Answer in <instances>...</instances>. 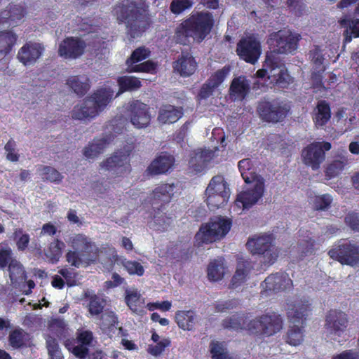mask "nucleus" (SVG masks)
<instances>
[{"instance_id":"f257e3e1","label":"nucleus","mask_w":359,"mask_h":359,"mask_svg":"<svg viewBox=\"0 0 359 359\" xmlns=\"http://www.w3.org/2000/svg\"><path fill=\"white\" fill-rule=\"evenodd\" d=\"M283 320L280 315L271 312L258 318L248 321L244 316H233L224 321L226 328L245 329L252 334L265 337L272 336L283 329Z\"/></svg>"},{"instance_id":"f03ea898","label":"nucleus","mask_w":359,"mask_h":359,"mask_svg":"<svg viewBox=\"0 0 359 359\" xmlns=\"http://www.w3.org/2000/svg\"><path fill=\"white\" fill-rule=\"evenodd\" d=\"M114 93V89L109 86L97 89L74 107L73 118L83 121H90L95 118L111 102Z\"/></svg>"},{"instance_id":"7ed1b4c3","label":"nucleus","mask_w":359,"mask_h":359,"mask_svg":"<svg viewBox=\"0 0 359 359\" xmlns=\"http://www.w3.org/2000/svg\"><path fill=\"white\" fill-rule=\"evenodd\" d=\"M212 25L213 18L210 13L194 14L177 27L176 40L182 44L189 43L190 39L201 41L209 34Z\"/></svg>"},{"instance_id":"20e7f679","label":"nucleus","mask_w":359,"mask_h":359,"mask_svg":"<svg viewBox=\"0 0 359 359\" xmlns=\"http://www.w3.org/2000/svg\"><path fill=\"white\" fill-rule=\"evenodd\" d=\"M310 311V304L308 301H295L287 304V315L290 325L285 337L286 342L290 346H297L304 341V329L299 326L302 324Z\"/></svg>"},{"instance_id":"39448f33","label":"nucleus","mask_w":359,"mask_h":359,"mask_svg":"<svg viewBox=\"0 0 359 359\" xmlns=\"http://www.w3.org/2000/svg\"><path fill=\"white\" fill-rule=\"evenodd\" d=\"M117 19L126 25L128 33L132 38L137 37L146 29L143 20L145 10L137 6L131 0H123L114 10Z\"/></svg>"},{"instance_id":"423d86ee","label":"nucleus","mask_w":359,"mask_h":359,"mask_svg":"<svg viewBox=\"0 0 359 359\" xmlns=\"http://www.w3.org/2000/svg\"><path fill=\"white\" fill-rule=\"evenodd\" d=\"M256 76L257 81L253 88L257 89L274 84L285 88L290 82V76L285 66L274 62L269 55L266 56L264 68L259 69Z\"/></svg>"},{"instance_id":"0eeeda50","label":"nucleus","mask_w":359,"mask_h":359,"mask_svg":"<svg viewBox=\"0 0 359 359\" xmlns=\"http://www.w3.org/2000/svg\"><path fill=\"white\" fill-rule=\"evenodd\" d=\"M231 221L223 217H215L203 224L195 236L198 245L213 243L222 239L229 233Z\"/></svg>"},{"instance_id":"6e6552de","label":"nucleus","mask_w":359,"mask_h":359,"mask_svg":"<svg viewBox=\"0 0 359 359\" xmlns=\"http://www.w3.org/2000/svg\"><path fill=\"white\" fill-rule=\"evenodd\" d=\"M273 239L272 234L255 235L248 239L246 245L252 254L261 255L260 262L264 265H271L279 255V249L274 245Z\"/></svg>"},{"instance_id":"1a4fd4ad","label":"nucleus","mask_w":359,"mask_h":359,"mask_svg":"<svg viewBox=\"0 0 359 359\" xmlns=\"http://www.w3.org/2000/svg\"><path fill=\"white\" fill-rule=\"evenodd\" d=\"M205 194L210 209L214 210L224 205L230 197V189L224 176H214L210 180Z\"/></svg>"},{"instance_id":"9d476101","label":"nucleus","mask_w":359,"mask_h":359,"mask_svg":"<svg viewBox=\"0 0 359 359\" xmlns=\"http://www.w3.org/2000/svg\"><path fill=\"white\" fill-rule=\"evenodd\" d=\"M132 149L133 146L127 144L123 149L116 151L100 163V170L111 172L118 177L128 175L131 170L129 156Z\"/></svg>"},{"instance_id":"9b49d317","label":"nucleus","mask_w":359,"mask_h":359,"mask_svg":"<svg viewBox=\"0 0 359 359\" xmlns=\"http://www.w3.org/2000/svg\"><path fill=\"white\" fill-rule=\"evenodd\" d=\"M244 190L237 195L233 207V211L238 214L245 209H248L256 204L262 197L264 191V180L263 178L255 179V181L247 183Z\"/></svg>"},{"instance_id":"f8f14e48","label":"nucleus","mask_w":359,"mask_h":359,"mask_svg":"<svg viewBox=\"0 0 359 359\" xmlns=\"http://www.w3.org/2000/svg\"><path fill=\"white\" fill-rule=\"evenodd\" d=\"M299 35L289 29L279 30L271 33L267 43L273 52L280 54H288L294 52L297 48Z\"/></svg>"},{"instance_id":"ddd939ff","label":"nucleus","mask_w":359,"mask_h":359,"mask_svg":"<svg viewBox=\"0 0 359 359\" xmlns=\"http://www.w3.org/2000/svg\"><path fill=\"white\" fill-rule=\"evenodd\" d=\"M236 52L241 59L255 64L262 53L259 39L254 34L243 37L237 44Z\"/></svg>"},{"instance_id":"4468645a","label":"nucleus","mask_w":359,"mask_h":359,"mask_svg":"<svg viewBox=\"0 0 359 359\" xmlns=\"http://www.w3.org/2000/svg\"><path fill=\"white\" fill-rule=\"evenodd\" d=\"M217 151H218L217 148H215V150L206 149L194 150L191 153L189 160L190 171L194 173L202 172L211 165V162H218L216 160L217 156L216 154Z\"/></svg>"},{"instance_id":"2eb2a0df","label":"nucleus","mask_w":359,"mask_h":359,"mask_svg":"<svg viewBox=\"0 0 359 359\" xmlns=\"http://www.w3.org/2000/svg\"><path fill=\"white\" fill-rule=\"evenodd\" d=\"M330 149L331 144L327 142L311 143L302 151L303 161L306 165L316 170L325 158V151Z\"/></svg>"},{"instance_id":"dca6fc26","label":"nucleus","mask_w":359,"mask_h":359,"mask_svg":"<svg viewBox=\"0 0 359 359\" xmlns=\"http://www.w3.org/2000/svg\"><path fill=\"white\" fill-rule=\"evenodd\" d=\"M329 255L342 264L353 265L358 260L359 251L355 244L344 241L337 248L330 250Z\"/></svg>"},{"instance_id":"f3484780","label":"nucleus","mask_w":359,"mask_h":359,"mask_svg":"<svg viewBox=\"0 0 359 359\" xmlns=\"http://www.w3.org/2000/svg\"><path fill=\"white\" fill-rule=\"evenodd\" d=\"M128 116L133 126L137 128H146L151 121L149 107L137 100H133L129 103Z\"/></svg>"},{"instance_id":"a211bd4d","label":"nucleus","mask_w":359,"mask_h":359,"mask_svg":"<svg viewBox=\"0 0 359 359\" xmlns=\"http://www.w3.org/2000/svg\"><path fill=\"white\" fill-rule=\"evenodd\" d=\"M257 111L260 117L265 121L278 122L285 117L287 109L278 101H262L259 102Z\"/></svg>"},{"instance_id":"6ab92c4d","label":"nucleus","mask_w":359,"mask_h":359,"mask_svg":"<svg viewBox=\"0 0 359 359\" xmlns=\"http://www.w3.org/2000/svg\"><path fill=\"white\" fill-rule=\"evenodd\" d=\"M149 54V50L145 47H140L135 49L133 52L131 57L127 60L129 71L152 73L156 68L154 62L148 60L140 64H136L147 58Z\"/></svg>"},{"instance_id":"aec40b11","label":"nucleus","mask_w":359,"mask_h":359,"mask_svg":"<svg viewBox=\"0 0 359 359\" xmlns=\"http://www.w3.org/2000/svg\"><path fill=\"white\" fill-rule=\"evenodd\" d=\"M86 48L85 42L79 38L67 37L58 47V54L65 59H76L83 55Z\"/></svg>"},{"instance_id":"412c9836","label":"nucleus","mask_w":359,"mask_h":359,"mask_svg":"<svg viewBox=\"0 0 359 359\" xmlns=\"http://www.w3.org/2000/svg\"><path fill=\"white\" fill-rule=\"evenodd\" d=\"M326 326L339 337L345 339L348 320L345 313L338 310H330L326 316Z\"/></svg>"},{"instance_id":"4be33fe9","label":"nucleus","mask_w":359,"mask_h":359,"mask_svg":"<svg viewBox=\"0 0 359 359\" xmlns=\"http://www.w3.org/2000/svg\"><path fill=\"white\" fill-rule=\"evenodd\" d=\"M65 241L70 248L87 254H96L97 251V248L93 240L83 233L70 235Z\"/></svg>"},{"instance_id":"5701e85b","label":"nucleus","mask_w":359,"mask_h":359,"mask_svg":"<svg viewBox=\"0 0 359 359\" xmlns=\"http://www.w3.org/2000/svg\"><path fill=\"white\" fill-rule=\"evenodd\" d=\"M43 51L41 43L29 42L19 50L18 59L25 66L32 65L41 56Z\"/></svg>"},{"instance_id":"b1692460","label":"nucleus","mask_w":359,"mask_h":359,"mask_svg":"<svg viewBox=\"0 0 359 359\" xmlns=\"http://www.w3.org/2000/svg\"><path fill=\"white\" fill-rule=\"evenodd\" d=\"M292 282L286 273H276L269 276L262 284V292L268 291L278 292L290 288Z\"/></svg>"},{"instance_id":"393cba45","label":"nucleus","mask_w":359,"mask_h":359,"mask_svg":"<svg viewBox=\"0 0 359 359\" xmlns=\"http://www.w3.org/2000/svg\"><path fill=\"white\" fill-rule=\"evenodd\" d=\"M229 73V66H225L222 69L216 72L212 75L208 81L203 86L199 93V97L205 99L211 95L214 90L219 86Z\"/></svg>"},{"instance_id":"a878e982","label":"nucleus","mask_w":359,"mask_h":359,"mask_svg":"<svg viewBox=\"0 0 359 359\" xmlns=\"http://www.w3.org/2000/svg\"><path fill=\"white\" fill-rule=\"evenodd\" d=\"M65 259L72 266L79 269L95 262L97 256L70 248L65 254Z\"/></svg>"},{"instance_id":"bb28decb","label":"nucleus","mask_w":359,"mask_h":359,"mask_svg":"<svg viewBox=\"0 0 359 359\" xmlns=\"http://www.w3.org/2000/svg\"><path fill=\"white\" fill-rule=\"evenodd\" d=\"M174 162L175 158L172 155L161 154L151 163L147 170L152 175L164 174L173 168Z\"/></svg>"},{"instance_id":"cd10ccee","label":"nucleus","mask_w":359,"mask_h":359,"mask_svg":"<svg viewBox=\"0 0 359 359\" xmlns=\"http://www.w3.org/2000/svg\"><path fill=\"white\" fill-rule=\"evenodd\" d=\"M176 187L174 184H162L153 191L149 196V203L151 205H158L160 203H168L173 197Z\"/></svg>"},{"instance_id":"c85d7f7f","label":"nucleus","mask_w":359,"mask_h":359,"mask_svg":"<svg viewBox=\"0 0 359 359\" xmlns=\"http://www.w3.org/2000/svg\"><path fill=\"white\" fill-rule=\"evenodd\" d=\"M173 68L182 76H189L195 72L196 62L189 53H182V56L174 62Z\"/></svg>"},{"instance_id":"c756f323","label":"nucleus","mask_w":359,"mask_h":359,"mask_svg":"<svg viewBox=\"0 0 359 359\" xmlns=\"http://www.w3.org/2000/svg\"><path fill=\"white\" fill-rule=\"evenodd\" d=\"M183 115L182 109L171 104H163L158 110V121L163 124L177 122Z\"/></svg>"},{"instance_id":"7c9ffc66","label":"nucleus","mask_w":359,"mask_h":359,"mask_svg":"<svg viewBox=\"0 0 359 359\" xmlns=\"http://www.w3.org/2000/svg\"><path fill=\"white\" fill-rule=\"evenodd\" d=\"M125 299L126 304L133 313L139 315L144 313V299L137 289H127Z\"/></svg>"},{"instance_id":"2f4dec72","label":"nucleus","mask_w":359,"mask_h":359,"mask_svg":"<svg viewBox=\"0 0 359 359\" xmlns=\"http://www.w3.org/2000/svg\"><path fill=\"white\" fill-rule=\"evenodd\" d=\"M252 268L253 264L252 262L248 260L239 261L236 273L231 282V287L236 289L241 286L247 280Z\"/></svg>"},{"instance_id":"473e14b6","label":"nucleus","mask_w":359,"mask_h":359,"mask_svg":"<svg viewBox=\"0 0 359 359\" xmlns=\"http://www.w3.org/2000/svg\"><path fill=\"white\" fill-rule=\"evenodd\" d=\"M250 89V83L245 76H239L232 81L230 90L235 100H243Z\"/></svg>"},{"instance_id":"72a5a7b5","label":"nucleus","mask_w":359,"mask_h":359,"mask_svg":"<svg viewBox=\"0 0 359 359\" xmlns=\"http://www.w3.org/2000/svg\"><path fill=\"white\" fill-rule=\"evenodd\" d=\"M331 117L330 108L325 101L318 102L313 113V121L317 128L324 126Z\"/></svg>"},{"instance_id":"f704fd0d","label":"nucleus","mask_w":359,"mask_h":359,"mask_svg":"<svg viewBox=\"0 0 359 359\" xmlns=\"http://www.w3.org/2000/svg\"><path fill=\"white\" fill-rule=\"evenodd\" d=\"M177 325L184 330H192L196 322V315L193 311H178L175 313Z\"/></svg>"},{"instance_id":"c9c22d12","label":"nucleus","mask_w":359,"mask_h":359,"mask_svg":"<svg viewBox=\"0 0 359 359\" xmlns=\"http://www.w3.org/2000/svg\"><path fill=\"white\" fill-rule=\"evenodd\" d=\"M340 25L346 28L344 31V42L349 43L352 37H359V19L351 20L345 16L339 21Z\"/></svg>"},{"instance_id":"e433bc0d","label":"nucleus","mask_w":359,"mask_h":359,"mask_svg":"<svg viewBox=\"0 0 359 359\" xmlns=\"http://www.w3.org/2000/svg\"><path fill=\"white\" fill-rule=\"evenodd\" d=\"M109 144V140L106 139L94 140L84 148L83 155L88 159H94L104 151Z\"/></svg>"},{"instance_id":"4c0bfd02","label":"nucleus","mask_w":359,"mask_h":359,"mask_svg":"<svg viewBox=\"0 0 359 359\" xmlns=\"http://www.w3.org/2000/svg\"><path fill=\"white\" fill-rule=\"evenodd\" d=\"M9 276L11 284L15 287L20 286L25 280V270L21 264L17 261H11L8 265Z\"/></svg>"},{"instance_id":"58836bf2","label":"nucleus","mask_w":359,"mask_h":359,"mask_svg":"<svg viewBox=\"0 0 359 359\" xmlns=\"http://www.w3.org/2000/svg\"><path fill=\"white\" fill-rule=\"evenodd\" d=\"M65 247V243L57 238L51 242L44 252L48 262L52 264L57 263L62 257Z\"/></svg>"},{"instance_id":"ea45409f","label":"nucleus","mask_w":359,"mask_h":359,"mask_svg":"<svg viewBox=\"0 0 359 359\" xmlns=\"http://www.w3.org/2000/svg\"><path fill=\"white\" fill-rule=\"evenodd\" d=\"M225 264L223 258L220 257L210 262L208 267V277L211 281L222 279L225 274Z\"/></svg>"},{"instance_id":"a19ab883","label":"nucleus","mask_w":359,"mask_h":359,"mask_svg":"<svg viewBox=\"0 0 359 359\" xmlns=\"http://www.w3.org/2000/svg\"><path fill=\"white\" fill-rule=\"evenodd\" d=\"M24 16V10L20 6H11L9 11L3 12L0 18V23L8 24L9 26H15L17 20H20Z\"/></svg>"},{"instance_id":"79ce46f5","label":"nucleus","mask_w":359,"mask_h":359,"mask_svg":"<svg viewBox=\"0 0 359 359\" xmlns=\"http://www.w3.org/2000/svg\"><path fill=\"white\" fill-rule=\"evenodd\" d=\"M238 169L245 183L255 181V179L262 178L255 172V168L249 158H245L238 162Z\"/></svg>"},{"instance_id":"37998d69","label":"nucleus","mask_w":359,"mask_h":359,"mask_svg":"<svg viewBox=\"0 0 359 359\" xmlns=\"http://www.w3.org/2000/svg\"><path fill=\"white\" fill-rule=\"evenodd\" d=\"M67 84L78 95H83L90 88L89 79L85 75L69 77Z\"/></svg>"},{"instance_id":"c03bdc74","label":"nucleus","mask_w":359,"mask_h":359,"mask_svg":"<svg viewBox=\"0 0 359 359\" xmlns=\"http://www.w3.org/2000/svg\"><path fill=\"white\" fill-rule=\"evenodd\" d=\"M93 339V334L89 331H82L78 337L79 341L81 344L73 348L72 353L79 358H84L87 355L88 348L86 347Z\"/></svg>"},{"instance_id":"a18cd8bd","label":"nucleus","mask_w":359,"mask_h":359,"mask_svg":"<svg viewBox=\"0 0 359 359\" xmlns=\"http://www.w3.org/2000/svg\"><path fill=\"white\" fill-rule=\"evenodd\" d=\"M85 297L89 299L88 311L90 313L91 315L100 314L104 306V299L90 291L86 292Z\"/></svg>"},{"instance_id":"49530a36","label":"nucleus","mask_w":359,"mask_h":359,"mask_svg":"<svg viewBox=\"0 0 359 359\" xmlns=\"http://www.w3.org/2000/svg\"><path fill=\"white\" fill-rule=\"evenodd\" d=\"M118 83L120 88L117 95L126 90H135L141 86L140 81L133 76H122L118 79Z\"/></svg>"},{"instance_id":"de8ad7c7","label":"nucleus","mask_w":359,"mask_h":359,"mask_svg":"<svg viewBox=\"0 0 359 359\" xmlns=\"http://www.w3.org/2000/svg\"><path fill=\"white\" fill-rule=\"evenodd\" d=\"M16 40V35L11 32H0V54L8 53Z\"/></svg>"},{"instance_id":"09e8293b","label":"nucleus","mask_w":359,"mask_h":359,"mask_svg":"<svg viewBox=\"0 0 359 359\" xmlns=\"http://www.w3.org/2000/svg\"><path fill=\"white\" fill-rule=\"evenodd\" d=\"M115 261L117 263L120 262L130 275H137L141 276L144 272L143 266L137 262L128 261L121 257L118 258L117 256Z\"/></svg>"},{"instance_id":"8fccbe9b","label":"nucleus","mask_w":359,"mask_h":359,"mask_svg":"<svg viewBox=\"0 0 359 359\" xmlns=\"http://www.w3.org/2000/svg\"><path fill=\"white\" fill-rule=\"evenodd\" d=\"M210 348L212 359H236L228 354L222 343L212 341Z\"/></svg>"},{"instance_id":"3c124183","label":"nucleus","mask_w":359,"mask_h":359,"mask_svg":"<svg viewBox=\"0 0 359 359\" xmlns=\"http://www.w3.org/2000/svg\"><path fill=\"white\" fill-rule=\"evenodd\" d=\"M170 224V218L163 215H155L154 217L149 222L151 229L156 231H163L166 230Z\"/></svg>"},{"instance_id":"603ef678","label":"nucleus","mask_w":359,"mask_h":359,"mask_svg":"<svg viewBox=\"0 0 359 359\" xmlns=\"http://www.w3.org/2000/svg\"><path fill=\"white\" fill-rule=\"evenodd\" d=\"M46 348L50 359L63 358V355L55 339L48 337L46 339Z\"/></svg>"},{"instance_id":"864d4df0","label":"nucleus","mask_w":359,"mask_h":359,"mask_svg":"<svg viewBox=\"0 0 359 359\" xmlns=\"http://www.w3.org/2000/svg\"><path fill=\"white\" fill-rule=\"evenodd\" d=\"M27 335L22 330H15L9 335L10 345L13 348H20L25 343Z\"/></svg>"},{"instance_id":"5fc2aeb1","label":"nucleus","mask_w":359,"mask_h":359,"mask_svg":"<svg viewBox=\"0 0 359 359\" xmlns=\"http://www.w3.org/2000/svg\"><path fill=\"white\" fill-rule=\"evenodd\" d=\"M170 344V341L168 339L163 338L158 343L149 345L147 351L153 356H158L161 355Z\"/></svg>"},{"instance_id":"6e6d98bb","label":"nucleus","mask_w":359,"mask_h":359,"mask_svg":"<svg viewBox=\"0 0 359 359\" xmlns=\"http://www.w3.org/2000/svg\"><path fill=\"white\" fill-rule=\"evenodd\" d=\"M16 260L13 258L12 250L8 245H0V267L5 268L11 261Z\"/></svg>"},{"instance_id":"4d7b16f0","label":"nucleus","mask_w":359,"mask_h":359,"mask_svg":"<svg viewBox=\"0 0 359 359\" xmlns=\"http://www.w3.org/2000/svg\"><path fill=\"white\" fill-rule=\"evenodd\" d=\"M13 235L14 238L16 240V245L18 250H25L29 242V236L27 233H23L22 229H15Z\"/></svg>"},{"instance_id":"13d9d810","label":"nucleus","mask_w":359,"mask_h":359,"mask_svg":"<svg viewBox=\"0 0 359 359\" xmlns=\"http://www.w3.org/2000/svg\"><path fill=\"white\" fill-rule=\"evenodd\" d=\"M313 244L314 241L311 236L309 235L306 236H302L299 243V249L302 253L301 257L312 253Z\"/></svg>"},{"instance_id":"bf43d9fd","label":"nucleus","mask_w":359,"mask_h":359,"mask_svg":"<svg viewBox=\"0 0 359 359\" xmlns=\"http://www.w3.org/2000/svg\"><path fill=\"white\" fill-rule=\"evenodd\" d=\"M41 175L51 182H60L62 177L61 174L53 168L45 166L41 170Z\"/></svg>"},{"instance_id":"052dcab7","label":"nucleus","mask_w":359,"mask_h":359,"mask_svg":"<svg viewBox=\"0 0 359 359\" xmlns=\"http://www.w3.org/2000/svg\"><path fill=\"white\" fill-rule=\"evenodd\" d=\"M192 6L190 0H172L170 10L175 14H180Z\"/></svg>"},{"instance_id":"680f3d73","label":"nucleus","mask_w":359,"mask_h":359,"mask_svg":"<svg viewBox=\"0 0 359 359\" xmlns=\"http://www.w3.org/2000/svg\"><path fill=\"white\" fill-rule=\"evenodd\" d=\"M332 201V198L329 194L316 196L313 199L314 208L317 210L327 209Z\"/></svg>"},{"instance_id":"e2e57ef3","label":"nucleus","mask_w":359,"mask_h":359,"mask_svg":"<svg viewBox=\"0 0 359 359\" xmlns=\"http://www.w3.org/2000/svg\"><path fill=\"white\" fill-rule=\"evenodd\" d=\"M311 56L316 66L315 70L317 72V73L323 72L325 70V67L323 64V57L320 49L318 48H315L313 50H311Z\"/></svg>"},{"instance_id":"0e129e2a","label":"nucleus","mask_w":359,"mask_h":359,"mask_svg":"<svg viewBox=\"0 0 359 359\" xmlns=\"http://www.w3.org/2000/svg\"><path fill=\"white\" fill-rule=\"evenodd\" d=\"M59 274L62 276L69 286H74L76 284V273L72 269L63 268L59 271Z\"/></svg>"},{"instance_id":"69168bd1","label":"nucleus","mask_w":359,"mask_h":359,"mask_svg":"<svg viewBox=\"0 0 359 359\" xmlns=\"http://www.w3.org/2000/svg\"><path fill=\"white\" fill-rule=\"evenodd\" d=\"M66 326L67 324L63 319L55 318L51 320L49 329L55 335L60 337L65 331Z\"/></svg>"},{"instance_id":"338daca9","label":"nucleus","mask_w":359,"mask_h":359,"mask_svg":"<svg viewBox=\"0 0 359 359\" xmlns=\"http://www.w3.org/2000/svg\"><path fill=\"white\" fill-rule=\"evenodd\" d=\"M101 320L104 328H109L118 323V318L113 311H105L102 316Z\"/></svg>"},{"instance_id":"774afa93","label":"nucleus","mask_w":359,"mask_h":359,"mask_svg":"<svg viewBox=\"0 0 359 359\" xmlns=\"http://www.w3.org/2000/svg\"><path fill=\"white\" fill-rule=\"evenodd\" d=\"M172 307V302L170 301H164L162 302H156L153 303H148L146 305V308L150 311H153L156 309H158L163 312L168 311Z\"/></svg>"}]
</instances>
